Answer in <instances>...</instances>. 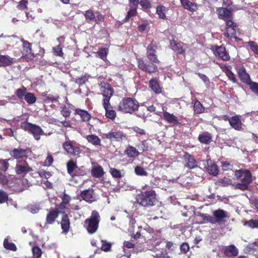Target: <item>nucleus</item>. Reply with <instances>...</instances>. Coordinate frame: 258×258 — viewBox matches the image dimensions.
<instances>
[{"mask_svg": "<svg viewBox=\"0 0 258 258\" xmlns=\"http://www.w3.org/2000/svg\"><path fill=\"white\" fill-rule=\"evenodd\" d=\"M68 173L71 177H73V174L75 172L78 167L77 162L73 160H70L67 164Z\"/></svg>", "mask_w": 258, "mask_h": 258, "instance_id": "nucleus-36", "label": "nucleus"}, {"mask_svg": "<svg viewBox=\"0 0 258 258\" xmlns=\"http://www.w3.org/2000/svg\"><path fill=\"white\" fill-rule=\"evenodd\" d=\"M15 62L14 58L9 55H0V67L11 66Z\"/></svg>", "mask_w": 258, "mask_h": 258, "instance_id": "nucleus-31", "label": "nucleus"}, {"mask_svg": "<svg viewBox=\"0 0 258 258\" xmlns=\"http://www.w3.org/2000/svg\"><path fill=\"white\" fill-rule=\"evenodd\" d=\"M88 142L94 146H101V140L95 135H89L86 137Z\"/></svg>", "mask_w": 258, "mask_h": 258, "instance_id": "nucleus-37", "label": "nucleus"}, {"mask_svg": "<svg viewBox=\"0 0 258 258\" xmlns=\"http://www.w3.org/2000/svg\"><path fill=\"white\" fill-rule=\"evenodd\" d=\"M241 33L236 23L233 21L227 22L226 24L225 31L224 35L231 41L235 42L241 41L239 38Z\"/></svg>", "mask_w": 258, "mask_h": 258, "instance_id": "nucleus-7", "label": "nucleus"}, {"mask_svg": "<svg viewBox=\"0 0 258 258\" xmlns=\"http://www.w3.org/2000/svg\"><path fill=\"white\" fill-rule=\"evenodd\" d=\"M9 201V195L2 189H0V204L7 203Z\"/></svg>", "mask_w": 258, "mask_h": 258, "instance_id": "nucleus-54", "label": "nucleus"}, {"mask_svg": "<svg viewBox=\"0 0 258 258\" xmlns=\"http://www.w3.org/2000/svg\"><path fill=\"white\" fill-rule=\"evenodd\" d=\"M234 175L236 179L240 181V182L236 183L235 187L242 191L247 190L253 180L250 171L246 168L237 169L235 170Z\"/></svg>", "mask_w": 258, "mask_h": 258, "instance_id": "nucleus-2", "label": "nucleus"}, {"mask_svg": "<svg viewBox=\"0 0 258 258\" xmlns=\"http://www.w3.org/2000/svg\"><path fill=\"white\" fill-rule=\"evenodd\" d=\"M193 109L194 112L199 114L202 113L205 111V107L203 106L200 101H195L194 103Z\"/></svg>", "mask_w": 258, "mask_h": 258, "instance_id": "nucleus-41", "label": "nucleus"}, {"mask_svg": "<svg viewBox=\"0 0 258 258\" xmlns=\"http://www.w3.org/2000/svg\"><path fill=\"white\" fill-rule=\"evenodd\" d=\"M84 17L86 18L88 23L93 21L95 19V15L93 11L88 10L86 11L84 14Z\"/></svg>", "mask_w": 258, "mask_h": 258, "instance_id": "nucleus-51", "label": "nucleus"}, {"mask_svg": "<svg viewBox=\"0 0 258 258\" xmlns=\"http://www.w3.org/2000/svg\"><path fill=\"white\" fill-rule=\"evenodd\" d=\"M214 53L223 60L227 61L230 59L229 54L226 51L225 47L223 46H216Z\"/></svg>", "mask_w": 258, "mask_h": 258, "instance_id": "nucleus-23", "label": "nucleus"}, {"mask_svg": "<svg viewBox=\"0 0 258 258\" xmlns=\"http://www.w3.org/2000/svg\"><path fill=\"white\" fill-rule=\"evenodd\" d=\"M85 175H86V171L83 168L77 167L74 174H73V177L83 176Z\"/></svg>", "mask_w": 258, "mask_h": 258, "instance_id": "nucleus-63", "label": "nucleus"}, {"mask_svg": "<svg viewBox=\"0 0 258 258\" xmlns=\"http://www.w3.org/2000/svg\"><path fill=\"white\" fill-rule=\"evenodd\" d=\"M101 242V250L103 251H109L111 247V243L104 240H102Z\"/></svg>", "mask_w": 258, "mask_h": 258, "instance_id": "nucleus-56", "label": "nucleus"}, {"mask_svg": "<svg viewBox=\"0 0 258 258\" xmlns=\"http://www.w3.org/2000/svg\"><path fill=\"white\" fill-rule=\"evenodd\" d=\"M243 225L247 227H250L252 229H258V219H251L249 221H245L243 222Z\"/></svg>", "mask_w": 258, "mask_h": 258, "instance_id": "nucleus-46", "label": "nucleus"}, {"mask_svg": "<svg viewBox=\"0 0 258 258\" xmlns=\"http://www.w3.org/2000/svg\"><path fill=\"white\" fill-rule=\"evenodd\" d=\"M75 142L69 140L62 143V146L64 151L72 156H79L81 153V149L78 146H75Z\"/></svg>", "mask_w": 258, "mask_h": 258, "instance_id": "nucleus-8", "label": "nucleus"}, {"mask_svg": "<svg viewBox=\"0 0 258 258\" xmlns=\"http://www.w3.org/2000/svg\"><path fill=\"white\" fill-rule=\"evenodd\" d=\"M33 258H40L42 254V251L38 246H33L32 248Z\"/></svg>", "mask_w": 258, "mask_h": 258, "instance_id": "nucleus-48", "label": "nucleus"}, {"mask_svg": "<svg viewBox=\"0 0 258 258\" xmlns=\"http://www.w3.org/2000/svg\"><path fill=\"white\" fill-rule=\"evenodd\" d=\"M25 101L29 104L31 105L36 102L37 98L35 95L31 92H28L24 97Z\"/></svg>", "mask_w": 258, "mask_h": 258, "instance_id": "nucleus-42", "label": "nucleus"}, {"mask_svg": "<svg viewBox=\"0 0 258 258\" xmlns=\"http://www.w3.org/2000/svg\"><path fill=\"white\" fill-rule=\"evenodd\" d=\"M182 159L185 162V166L189 169H192L198 167V162L195 160L192 155L185 152Z\"/></svg>", "mask_w": 258, "mask_h": 258, "instance_id": "nucleus-15", "label": "nucleus"}, {"mask_svg": "<svg viewBox=\"0 0 258 258\" xmlns=\"http://www.w3.org/2000/svg\"><path fill=\"white\" fill-rule=\"evenodd\" d=\"M246 84L249 86L250 89L252 92L258 95V83L253 82L250 81L246 83Z\"/></svg>", "mask_w": 258, "mask_h": 258, "instance_id": "nucleus-52", "label": "nucleus"}, {"mask_svg": "<svg viewBox=\"0 0 258 258\" xmlns=\"http://www.w3.org/2000/svg\"><path fill=\"white\" fill-rule=\"evenodd\" d=\"M149 86L155 94H160L162 93V88L158 78L154 77L151 79L149 82Z\"/></svg>", "mask_w": 258, "mask_h": 258, "instance_id": "nucleus-21", "label": "nucleus"}, {"mask_svg": "<svg viewBox=\"0 0 258 258\" xmlns=\"http://www.w3.org/2000/svg\"><path fill=\"white\" fill-rule=\"evenodd\" d=\"M218 17L224 20L227 24V22L233 21L232 11L227 8H220L218 10Z\"/></svg>", "mask_w": 258, "mask_h": 258, "instance_id": "nucleus-19", "label": "nucleus"}, {"mask_svg": "<svg viewBox=\"0 0 258 258\" xmlns=\"http://www.w3.org/2000/svg\"><path fill=\"white\" fill-rule=\"evenodd\" d=\"M137 203L144 207H151L158 203L156 192L154 190H144L136 196Z\"/></svg>", "mask_w": 258, "mask_h": 258, "instance_id": "nucleus-4", "label": "nucleus"}, {"mask_svg": "<svg viewBox=\"0 0 258 258\" xmlns=\"http://www.w3.org/2000/svg\"><path fill=\"white\" fill-rule=\"evenodd\" d=\"M135 173L138 176H146L148 175V172L143 167L140 166H137L135 167Z\"/></svg>", "mask_w": 258, "mask_h": 258, "instance_id": "nucleus-50", "label": "nucleus"}, {"mask_svg": "<svg viewBox=\"0 0 258 258\" xmlns=\"http://www.w3.org/2000/svg\"><path fill=\"white\" fill-rule=\"evenodd\" d=\"M248 46L250 47L251 51L255 54H258V45L254 41L247 42Z\"/></svg>", "mask_w": 258, "mask_h": 258, "instance_id": "nucleus-60", "label": "nucleus"}, {"mask_svg": "<svg viewBox=\"0 0 258 258\" xmlns=\"http://www.w3.org/2000/svg\"><path fill=\"white\" fill-rule=\"evenodd\" d=\"M213 224L218 223L219 224L224 223L225 219L228 218L227 212L223 209H218L213 212Z\"/></svg>", "mask_w": 258, "mask_h": 258, "instance_id": "nucleus-12", "label": "nucleus"}, {"mask_svg": "<svg viewBox=\"0 0 258 258\" xmlns=\"http://www.w3.org/2000/svg\"><path fill=\"white\" fill-rule=\"evenodd\" d=\"M229 124L231 126L237 131H243V123L238 115H235L231 117Z\"/></svg>", "mask_w": 258, "mask_h": 258, "instance_id": "nucleus-18", "label": "nucleus"}, {"mask_svg": "<svg viewBox=\"0 0 258 258\" xmlns=\"http://www.w3.org/2000/svg\"><path fill=\"white\" fill-rule=\"evenodd\" d=\"M52 50H53V53L56 56H63V52H62V48L59 45L52 48Z\"/></svg>", "mask_w": 258, "mask_h": 258, "instance_id": "nucleus-62", "label": "nucleus"}, {"mask_svg": "<svg viewBox=\"0 0 258 258\" xmlns=\"http://www.w3.org/2000/svg\"><path fill=\"white\" fill-rule=\"evenodd\" d=\"M63 233H68L70 228V220L68 214L63 215L60 222Z\"/></svg>", "mask_w": 258, "mask_h": 258, "instance_id": "nucleus-28", "label": "nucleus"}, {"mask_svg": "<svg viewBox=\"0 0 258 258\" xmlns=\"http://www.w3.org/2000/svg\"><path fill=\"white\" fill-rule=\"evenodd\" d=\"M220 68L223 72H224L228 78L233 83H237L236 78L235 75L231 71L232 67L231 66H221Z\"/></svg>", "mask_w": 258, "mask_h": 258, "instance_id": "nucleus-30", "label": "nucleus"}, {"mask_svg": "<svg viewBox=\"0 0 258 258\" xmlns=\"http://www.w3.org/2000/svg\"><path fill=\"white\" fill-rule=\"evenodd\" d=\"M28 0H21L18 3L17 5V9L19 10H28Z\"/></svg>", "mask_w": 258, "mask_h": 258, "instance_id": "nucleus-53", "label": "nucleus"}, {"mask_svg": "<svg viewBox=\"0 0 258 258\" xmlns=\"http://www.w3.org/2000/svg\"><path fill=\"white\" fill-rule=\"evenodd\" d=\"M238 249L234 245H227L225 247L224 254L226 257H236L238 254Z\"/></svg>", "mask_w": 258, "mask_h": 258, "instance_id": "nucleus-25", "label": "nucleus"}, {"mask_svg": "<svg viewBox=\"0 0 258 258\" xmlns=\"http://www.w3.org/2000/svg\"><path fill=\"white\" fill-rule=\"evenodd\" d=\"M37 173L42 178L48 179L51 176V173L50 172L46 171L44 169L38 171Z\"/></svg>", "mask_w": 258, "mask_h": 258, "instance_id": "nucleus-59", "label": "nucleus"}, {"mask_svg": "<svg viewBox=\"0 0 258 258\" xmlns=\"http://www.w3.org/2000/svg\"><path fill=\"white\" fill-rule=\"evenodd\" d=\"M32 171V168L30 166L26 161H18L17 162L15 167V171L17 174L24 176Z\"/></svg>", "mask_w": 258, "mask_h": 258, "instance_id": "nucleus-9", "label": "nucleus"}, {"mask_svg": "<svg viewBox=\"0 0 258 258\" xmlns=\"http://www.w3.org/2000/svg\"><path fill=\"white\" fill-rule=\"evenodd\" d=\"M221 166L222 170L227 171L231 169L233 165L230 161H221Z\"/></svg>", "mask_w": 258, "mask_h": 258, "instance_id": "nucleus-57", "label": "nucleus"}, {"mask_svg": "<svg viewBox=\"0 0 258 258\" xmlns=\"http://www.w3.org/2000/svg\"><path fill=\"white\" fill-rule=\"evenodd\" d=\"M162 118L168 123L173 125H180L181 123L178 118L173 113H169L166 111H163Z\"/></svg>", "mask_w": 258, "mask_h": 258, "instance_id": "nucleus-17", "label": "nucleus"}, {"mask_svg": "<svg viewBox=\"0 0 258 258\" xmlns=\"http://www.w3.org/2000/svg\"><path fill=\"white\" fill-rule=\"evenodd\" d=\"M218 183L221 186H227L232 184V180L229 178H219Z\"/></svg>", "mask_w": 258, "mask_h": 258, "instance_id": "nucleus-55", "label": "nucleus"}, {"mask_svg": "<svg viewBox=\"0 0 258 258\" xmlns=\"http://www.w3.org/2000/svg\"><path fill=\"white\" fill-rule=\"evenodd\" d=\"M113 90L111 88H105L103 89L102 95L103 97H111L113 95Z\"/></svg>", "mask_w": 258, "mask_h": 258, "instance_id": "nucleus-61", "label": "nucleus"}, {"mask_svg": "<svg viewBox=\"0 0 258 258\" xmlns=\"http://www.w3.org/2000/svg\"><path fill=\"white\" fill-rule=\"evenodd\" d=\"M108 54V48L106 47H102L100 48L98 51L96 52L97 56L102 60L106 59L107 55Z\"/></svg>", "mask_w": 258, "mask_h": 258, "instance_id": "nucleus-45", "label": "nucleus"}, {"mask_svg": "<svg viewBox=\"0 0 258 258\" xmlns=\"http://www.w3.org/2000/svg\"><path fill=\"white\" fill-rule=\"evenodd\" d=\"M100 221L99 213L94 210L91 212L90 216L84 221V227L88 233L93 234L97 231Z\"/></svg>", "mask_w": 258, "mask_h": 258, "instance_id": "nucleus-5", "label": "nucleus"}, {"mask_svg": "<svg viewBox=\"0 0 258 258\" xmlns=\"http://www.w3.org/2000/svg\"><path fill=\"white\" fill-rule=\"evenodd\" d=\"M104 174L103 171V169L100 165H97L92 167L91 170V174L92 176L97 178H101Z\"/></svg>", "mask_w": 258, "mask_h": 258, "instance_id": "nucleus-33", "label": "nucleus"}, {"mask_svg": "<svg viewBox=\"0 0 258 258\" xmlns=\"http://www.w3.org/2000/svg\"><path fill=\"white\" fill-rule=\"evenodd\" d=\"M139 5L143 9L148 10L152 8V5L148 0H140Z\"/></svg>", "mask_w": 258, "mask_h": 258, "instance_id": "nucleus-58", "label": "nucleus"}, {"mask_svg": "<svg viewBox=\"0 0 258 258\" xmlns=\"http://www.w3.org/2000/svg\"><path fill=\"white\" fill-rule=\"evenodd\" d=\"M4 246L6 249L11 250L12 251H16L17 250V247L13 242H10L9 241V239L5 238L4 241Z\"/></svg>", "mask_w": 258, "mask_h": 258, "instance_id": "nucleus-44", "label": "nucleus"}, {"mask_svg": "<svg viewBox=\"0 0 258 258\" xmlns=\"http://www.w3.org/2000/svg\"><path fill=\"white\" fill-rule=\"evenodd\" d=\"M212 135L207 131L200 134L198 137L199 141L201 144H210L212 142Z\"/></svg>", "mask_w": 258, "mask_h": 258, "instance_id": "nucleus-26", "label": "nucleus"}, {"mask_svg": "<svg viewBox=\"0 0 258 258\" xmlns=\"http://www.w3.org/2000/svg\"><path fill=\"white\" fill-rule=\"evenodd\" d=\"M147 57L149 60L150 62H147L143 58L137 56V66L141 70L147 73L151 74L158 71V67L155 65L156 63L160 62L158 56L155 52H147Z\"/></svg>", "mask_w": 258, "mask_h": 258, "instance_id": "nucleus-1", "label": "nucleus"}, {"mask_svg": "<svg viewBox=\"0 0 258 258\" xmlns=\"http://www.w3.org/2000/svg\"><path fill=\"white\" fill-rule=\"evenodd\" d=\"M87 78H86V75H82L81 77H78L76 79V83L78 84L80 86L83 85L85 83H86V81H87Z\"/></svg>", "mask_w": 258, "mask_h": 258, "instance_id": "nucleus-64", "label": "nucleus"}, {"mask_svg": "<svg viewBox=\"0 0 258 258\" xmlns=\"http://www.w3.org/2000/svg\"><path fill=\"white\" fill-rule=\"evenodd\" d=\"M181 5L183 8L189 12H196L198 10L197 3H192L189 0H180Z\"/></svg>", "mask_w": 258, "mask_h": 258, "instance_id": "nucleus-29", "label": "nucleus"}, {"mask_svg": "<svg viewBox=\"0 0 258 258\" xmlns=\"http://www.w3.org/2000/svg\"><path fill=\"white\" fill-rule=\"evenodd\" d=\"M20 126V128L31 134L36 141L40 140L42 136L47 135L41 126L28 121H25L21 122Z\"/></svg>", "mask_w": 258, "mask_h": 258, "instance_id": "nucleus-6", "label": "nucleus"}, {"mask_svg": "<svg viewBox=\"0 0 258 258\" xmlns=\"http://www.w3.org/2000/svg\"><path fill=\"white\" fill-rule=\"evenodd\" d=\"M184 44L182 42H177L174 40L170 41V45L173 51L176 54H184L185 53V50L183 48L182 45Z\"/></svg>", "mask_w": 258, "mask_h": 258, "instance_id": "nucleus-24", "label": "nucleus"}, {"mask_svg": "<svg viewBox=\"0 0 258 258\" xmlns=\"http://www.w3.org/2000/svg\"><path fill=\"white\" fill-rule=\"evenodd\" d=\"M9 160L0 159V183L7 185L9 183V180L4 174L9 167Z\"/></svg>", "mask_w": 258, "mask_h": 258, "instance_id": "nucleus-14", "label": "nucleus"}, {"mask_svg": "<svg viewBox=\"0 0 258 258\" xmlns=\"http://www.w3.org/2000/svg\"><path fill=\"white\" fill-rule=\"evenodd\" d=\"M109 173H110L111 175L114 178L120 179L123 176L119 170L113 167L110 168Z\"/></svg>", "mask_w": 258, "mask_h": 258, "instance_id": "nucleus-49", "label": "nucleus"}, {"mask_svg": "<svg viewBox=\"0 0 258 258\" xmlns=\"http://www.w3.org/2000/svg\"><path fill=\"white\" fill-rule=\"evenodd\" d=\"M238 77L243 83H247L251 81L250 75L247 73L244 66L242 64H237L235 66Z\"/></svg>", "mask_w": 258, "mask_h": 258, "instance_id": "nucleus-13", "label": "nucleus"}, {"mask_svg": "<svg viewBox=\"0 0 258 258\" xmlns=\"http://www.w3.org/2000/svg\"><path fill=\"white\" fill-rule=\"evenodd\" d=\"M198 216L200 217V224L211 223L213 224V217L210 215L199 213Z\"/></svg>", "mask_w": 258, "mask_h": 258, "instance_id": "nucleus-38", "label": "nucleus"}, {"mask_svg": "<svg viewBox=\"0 0 258 258\" xmlns=\"http://www.w3.org/2000/svg\"><path fill=\"white\" fill-rule=\"evenodd\" d=\"M158 49V43L152 40L147 47V53H156V49Z\"/></svg>", "mask_w": 258, "mask_h": 258, "instance_id": "nucleus-47", "label": "nucleus"}, {"mask_svg": "<svg viewBox=\"0 0 258 258\" xmlns=\"http://www.w3.org/2000/svg\"><path fill=\"white\" fill-rule=\"evenodd\" d=\"M28 92L27 89L23 86L22 88L16 90L15 94L19 100H22Z\"/></svg>", "mask_w": 258, "mask_h": 258, "instance_id": "nucleus-43", "label": "nucleus"}, {"mask_svg": "<svg viewBox=\"0 0 258 258\" xmlns=\"http://www.w3.org/2000/svg\"><path fill=\"white\" fill-rule=\"evenodd\" d=\"M168 11V9L163 5H159L156 7V13L158 15L159 18L163 20H166V13Z\"/></svg>", "mask_w": 258, "mask_h": 258, "instance_id": "nucleus-34", "label": "nucleus"}, {"mask_svg": "<svg viewBox=\"0 0 258 258\" xmlns=\"http://www.w3.org/2000/svg\"><path fill=\"white\" fill-rule=\"evenodd\" d=\"M94 194V192L93 189L92 188H89L88 189L83 190L80 194V197L85 201H86L89 203H92L95 201Z\"/></svg>", "mask_w": 258, "mask_h": 258, "instance_id": "nucleus-22", "label": "nucleus"}, {"mask_svg": "<svg viewBox=\"0 0 258 258\" xmlns=\"http://www.w3.org/2000/svg\"><path fill=\"white\" fill-rule=\"evenodd\" d=\"M75 113L80 115L83 122H88L91 118V115L87 111L81 108H77L75 109Z\"/></svg>", "mask_w": 258, "mask_h": 258, "instance_id": "nucleus-32", "label": "nucleus"}, {"mask_svg": "<svg viewBox=\"0 0 258 258\" xmlns=\"http://www.w3.org/2000/svg\"><path fill=\"white\" fill-rule=\"evenodd\" d=\"M207 170L209 174L216 176L219 174V167L215 163L211 160L207 161Z\"/></svg>", "mask_w": 258, "mask_h": 258, "instance_id": "nucleus-27", "label": "nucleus"}, {"mask_svg": "<svg viewBox=\"0 0 258 258\" xmlns=\"http://www.w3.org/2000/svg\"><path fill=\"white\" fill-rule=\"evenodd\" d=\"M137 8L138 7H131L130 10L127 13L126 17L122 20L123 23L127 22L130 19L136 16L137 15Z\"/></svg>", "mask_w": 258, "mask_h": 258, "instance_id": "nucleus-39", "label": "nucleus"}, {"mask_svg": "<svg viewBox=\"0 0 258 258\" xmlns=\"http://www.w3.org/2000/svg\"><path fill=\"white\" fill-rule=\"evenodd\" d=\"M104 110L105 116H106L107 118L112 120L115 119L116 116V114L115 110L113 109V107L104 108Z\"/></svg>", "mask_w": 258, "mask_h": 258, "instance_id": "nucleus-40", "label": "nucleus"}, {"mask_svg": "<svg viewBox=\"0 0 258 258\" xmlns=\"http://www.w3.org/2000/svg\"><path fill=\"white\" fill-rule=\"evenodd\" d=\"M104 138L109 140L110 142H120L123 140L126 139V135L121 131H109L104 134Z\"/></svg>", "mask_w": 258, "mask_h": 258, "instance_id": "nucleus-10", "label": "nucleus"}, {"mask_svg": "<svg viewBox=\"0 0 258 258\" xmlns=\"http://www.w3.org/2000/svg\"><path fill=\"white\" fill-rule=\"evenodd\" d=\"M20 42L22 43L23 56L25 59H33L36 57L34 53L32 52V43L30 42L21 39Z\"/></svg>", "mask_w": 258, "mask_h": 258, "instance_id": "nucleus-11", "label": "nucleus"}, {"mask_svg": "<svg viewBox=\"0 0 258 258\" xmlns=\"http://www.w3.org/2000/svg\"><path fill=\"white\" fill-rule=\"evenodd\" d=\"M139 107V102L135 98L125 97L120 101L116 110L123 113L133 114L138 111Z\"/></svg>", "mask_w": 258, "mask_h": 258, "instance_id": "nucleus-3", "label": "nucleus"}, {"mask_svg": "<svg viewBox=\"0 0 258 258\" xmlns=\"http://www.w3.org/2000/svg\"><path fill=\"white\" fill-rule=\"evenodd\" d=\"M125 154L129 158L138 157L140 155V153L135 147L128 145L125 150Z\"/></svg>", "mask_w": 258, "mask_h": 258, "instance_id": "nucleus-35", "label": "nucleus"}, {"mask_svg": "<svg viewBox=\"0 0 258 258\" xmlns=\"http://www.w3.org/2000/svg\"><path fill=\"white\" fill-rule=\"evenodd\" d=\"M29 149H23L22 148L14 149L10 152V155L16 159H19L28 157Z\"/></svg>", "mask_w": 258, "mask_h": 258, "instance_id": "nucleus-20", "label": "nucleus"}, {"mask_svg": "<svg viewBox=\"0 0 258 258\" xmlns=\"http://www.w3.org/2000/svg\"><path fill=\"white\" fill-rule=\"evenodd\" d=\"M59 211L57 209H51L48 211L47 215L46 216L45 226L47 225H52L54 224L56 220L58 218Z\"/></svg>", "mask_w": 258, "mask_h": 258, "instance_id": "nucleus-16", "label": "nucleus"}]
</instances>
